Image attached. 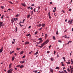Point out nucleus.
<instances>
[{
  "instance_id": "3",
  "label": "nucleus",
  "mask_w": 73,
  "mask_h": 73,
  "mask_svg": "<svg viewBox=\"0 0 73 73\" xmlns=\"http://www.w3.org/2000/svg\"><path fill=\"white\" fill-rule=\"evenodd\" d=\"M2 22H0V27H1L5 25Z\"/></svg>"
},
{
  "instance_id": "13",
  "label": "nucleus",
  "mask_w": 73,
  "mask_h": 73,
  "mask_svg": "<svg viewBox=\"0 0 73 73\" xmlns=\"http://www.w3.org/2000/svg\"><path fill=\"white\" fill-rule=\"evenodd\" d=\"M24 53V51L23 50L21 52H20V54H23Z\"/></svg>"
},
{
  "instance_id": "11",
  "label": "nucleus",
  "mask_w": 73,
  "mask_h": 73,
  "mask_svg": "<svg viewBox=\"0 0 73 73\" xmlns=\"http://www.w3.org/2000/svg\"><path fill=\"white\" fill-rule=\"evenodd\" d=\"M21 4L23 6H24V7H25V6H26L25 4V3H21Z\"/></svg>"
},
{
  "instance_id": "1",
  "label": "nucleus",
  "mask_w": 73,
  "mask_h": 73,
  "mask_svg": "<svg viewBox=\"0 0 73 73\" xmlns=\"http://www.w3.org/2000/svg\"><path fill=\"white\" fill-rule=\"evenodd\" d=\"M49 42V40L48 39L47 40H46L42 44H41L42 45L40 46H38V47H40V48H42L43 46H44V45H45L46 44L48 43V42Z\"/></svg>"
},
{
  "instance_id": "24",
  "label": "nucleus",
  "mask_w": 73,
  "mask_h": 73,
  "mask_svg": "<svg viewBox=\"0 0 73 73\" xmlns=\"http://www.w3.org/2000/svg\"><path fill=\"white\" fill-rule=\"evenodd\" d=\"M59 72L60 73H65V72H64V71H62V72H61V71H59Z\"/></svg>"
},
{
  "instance_id": "30",
  "label": "nucleus",
  "mask_w": 73,
  "mask_h": 73,
  "mask_svg": "<svg viewBox=\"0 0 73 73\" xmlns=\"http://www.w3.org/2000/svg\"><path fill=\"white\" fill-rule=\"evenodd\" d=\"M20 63H21V62L23 63V64H24V62H24V61H21L20 62Z\"/></svg>"
},
{
  "instance_id": "20",
  "label": "nucleus",
  "mask_w": 73,
  "mask_h": 73,
  "mask_svg": "<svg viewBox=\"0 0 73 73\" xmlns=\"http://www.w3.org/2000/svg\"><path fill=\"white\" fill-rule=\"evenodd\" d=\"M42 27H45V24H42Z\"/></svg>"
},
{
  "instance_id": "44",
  "label": "nucleus",
  "mask_w": 73,
  "mask_h": 73,
  "mask_svg": "<svg viewBox=\"0 0 73 73\" xmlns=\"http://www.w3.org/2000/svg\"><path fill=\"white\" fill-rule=\"evenodd\" d=\"M9 3H10V4H13V3H12V2L11 1H10L9 2Z\"/></svg>"
},
{
  "instance_id": "52",
  "label": "nucleus",
  "mask_w": 73,
  "mask_h": 73,
  "mask_svg": "<svg viewBox=\"0 0 73 73\" xmlns=\"http://www.w3.org/2000/svg\"><path fill=\"white\" fill-rule=\"evenodd\" d=\"M18 16H19V14H17L16 15V17H18Z\"/></svg>"
},
{
  "instance_id": "27",
  "label": "nucleus",
  "mask_w": 73,
  "mask_h": 73,
  "mask_svg": "<svg viewBox=\"0 0 73 73\" xmlns=\"http://www.w3.org/2000/svg\"><path fill=\"white\" fill-rule=\"evenodd\" d=\"M30 35H31V34L29 33L28 34H27V35H26V36H30Z\"/></svg>"
},
{
  "instance_id": "32",
  "label": "nucleus",
  "mask_w": 73,
  "mask_h": 73,
  "mask_svg": "<svg viewBox=\"0 0 73 73\" xmlns=\"http://www.w3.org/2000/svg\"><path fill=\"white\" fill-rule=\"evenodd\" d=\"M45 38H46V37H47V34H46L45 35Z\"/></svg>"
},
{
  "instance_id": "48",
  "label": "nucleus",
  "mask_w": 73,
  "mask_h": 73,
  "mask_svg": "<svg viewBox=\"0 0 73 73\" xmlns=\"http://www.w3.org/2000/svg\"><path fill=\"white\" fill-rule=\"evenodd\" d=\"M56 54V51H54V54Z\"/></svg>"
},
{
  "instance_id": "5",
  "label": "nucleus",
  "mask_w": 73,
  "mask_h": 73,
  "mask_svg": "<svg viewBox=\"0 0 73 73\" xmlns=\"http://www.w3.org/2000/svg\"><path fill=\"white\" fill-rule=\"evenodd\" d=\"M38 40H40L39 41L40 42H42L43 40H42V38H40L38 39Z\"/></svg>"
},
{
  "instance_id": "51",
  "label": "nucleus",
  "mask_w": 73,
  "mask_h": 73,
  "mask_svg": "<svg viewBox=\"0 0 73 73\" xmlns=\"http://www.w3.org/2000/svg\"><path fill=\"white\" fill-rule=\"evenodd\" d=\"M62 58L63 59V60H65V57H63Z\"/></svg>"
},
{
  "instance_id": "59",
  "label": "nucleus",
  "mask_w": 73,
  "mask_h": 73,
  "mask_svg": "<svg viewBox=\"0 0 73 73\" xmlns=\"http://www.w3.org/2000/svg\"><path fill=\"white\" fill-rule=\"evenodd\" d=\"M31 6H35V5H34V4H32V5H31Z\"/></svg>"
},
{
  "instance_id": "16",
  "label": "nucleus",
  "mask_w": 73,
  "mask_h": 73,
  "mask_svg": "<svg viewBox=\"0 0 73 73\" xmlns=\"http://www.w3.org/2000/svg\"><path fill=\"white\" fill-rule=\"evenodd\" d=\"M12 61H14V60H15V57L14 56H13L12 58Z\"/></svg>"
},
{
  "instance_id": "63",
  "label": "nucleus",
  "mask_w": 73,
  "mask_h": 73,
  "mask_svg": "<svg viewBox=\"0 0 73 73\" xmlns=\"http://www.w3.org/2000/svg\"><path fill=\"white\" fill-rule=\"evenodd\" d=\"M15 70H17V68H15Z\"/></svg>"
},
{
  "instance_id": "50",
  "label": "nucleus",
  "mask_w": 73,
  "mask_h": 73,
  "mask_svg": "<svg viewBox=\"0 0 73 73\" xmlns=\"http://www.w3.org/2000/svg\"><path fill=\"white\" fill-rule=\"evenodd\" d=\"M62 66H65V65L63 64H62L61 65Z\"/></svg>"
},
{
  "instance_id": "2",
  "label": "nucleus",
  "mask_w": 73,
  "mask_h": 73,
  "mask_svg": "<svg viewBox=\"0 0 73 73\" xmlns=\"http://www.w3.org/2000/svg\"><path fill=\"white\" fill-rule=\"evenodd\" d=\"M12 71H13V69H11L8 70L7 72L8 73H12Z\"/></svg>"
},
{
  "instance_id": "37",
  "label": "nucleus",
  "mask_w": 73,
  "mask_h": 73,
  "mask_svg": "<svg viewBox=\"0 0 73 73\" xmlns=\"http://www.w3.org/2000/svg\"><path fill=\"white\" fill-rule=\"evenodd\" d=\"M19 24L20 27H23V25H21V24H20V23Z\"/></svg>"
},
{
  "instance_id": "54",
  "label": "nucleus",
  "mask_w": 73,
  "mask_h": 73,
  "mask_svg": "<svg viewBox=\"0 0 73 73\" xmlns=\"http://www.w3.org/2000/svg\"><path fill=\"white\" fill-rule=\"evenodd\" d=\"M42 29V27H41L40 29H39V31H41Z\"/></svg>"
},
{
  "instance_id": "29",
  "label": "nucleus",
  "mask_w": 73,
  "mask_h": 73,
  "mask_svg": "<svg viewBox=\"0 0 73 73\" xmlns=\"http://www.w3.org/2000/svg\"><path fill=\"white\" fill-rule=\"evenodd\" d=\"M67 71H68V72H70V70L69 69V68H68L67 69Z\"/></svg>"
},
{
  "instance_id": "38",
  "label": "nucleus",
  "mask_w": 73,
  "mask_h": 73,
  "mask_svg": "<svg viewBox=\"0 0 73 73\" xmlns=\"http://www.w3.org/2000/svg\"><path fill=\"white\" fill-rule=\"evenodd\" d=\"M20 65L19 64V65H17L16 66V67H19V66L20 67Z\"/></svg>"
},
{
  "instance_id": "56",
  "label": "nucleus",
  "mask_w": 73,
  "mask_h": 73,
  "mask_svg": "<svg viewBox=\"0 0 73 73\" xmlns=\"http://www.w3.org/2000/svg\"><path fill=\"white\" fill-rule=\"evenodd\" d=\"M31 26H30L28 28H29H29H31Z\"/></svg>"
},
{
  "instance_id": "12",
  "label": "nucleus",
  "mask_w": 73,
  "mask_h": 73,
  "mask_svg": "<svg viewBox=\"0 0 73 73\" xmlns=\"http://www.w3.org/2000/svg\"><path fill=\"white\" fill-rule=\"evenodd\" d=\"M42 25H41V24H39V25H36L37 27H41V26Z\"/></svg>"
},
{
  "instance_id": "45",
  "label": "nucleus",
  "mask_w": 73,
  "mask_h": 73,
  "mask_svg": "<svg viewBox=\"0 0 73 73\" xmlns=\"http://www.w3.org/2000/svg\"><path fill=\"white\" fill-rule=\"evenodd\" d=\"M65 38H69V37H67V36H65Z\"/></svg>"
},
{
  "instance_id": "64",
  "label": "nucleus",
  "mask_w": 73,
  "mask_h": 73,
  "mask_svg": "<svg viewBox=\"0 0 73 73\" xmlns=\"http://www.w3.org/2000/svg\"><path fill=\"white\" fill-rule=\"evenodd\" d=\"M8 10L9 11H11V9H8Z\"/></svg>"
},
{
  "instance_id": "26",
  "label": "nucleus",
  "mask_w": 73,
  "mask_h": 73,
  "mask_svg": "<svg viewBox=\"0 0 73 73\" xmlns=\"http://www.w3.org/2000/svg\"><path fill=\"white\" fill-rule=\"evenodd\" d=\"M38 54V51H37L35 54V55H37Z\"/></svg>"
},
{
  "instance_id": "47",
  "label": "nucleus",
  "mask_w": 73,
  "mask_h": 73,
  "mask_svg": "<svg viewBox=\"0 0 73 73\" xmlns=\"http://www.w3.org/2000/svg\"><path fill=\"white\" fill-rule=\"evenodd\" d=\"M64 72H65L66 73H67V71H66L65 70H64Z\"/></svg>"
},
{
  "instance_id": "49",
  "label": "nucleus",
  "mask_w": 73,
  "mask_h": 73,
  "mask_svg": "<svg viewBox=\"0 0 73 73\" xmlns=\"http://www.w3.org/2000/svg\"><path fill=\"white\" fill-rule=\"evenodd\" d=\"M34 12H36V9H34Z\"/></svg>"
},
{
  "instance_id": "23",
  "label": "nucleus",
  "mask_w": 73,
  "mask_h": 73,
  "mask_svg": "<svg viewBox=\"0 0 73 73\" xmlns=\"http://www.w3.org/2000/svg\"><path fill=\"white\" fill-rule=\"evenodd\" d=\"M14 53V51H10V54H12V53Z\"/></svg>"
},
{
  "instance_id": "14",
  "label": "nucleus",
  "mask_w": 73,
  "mask_h": 73,
  "mask_svg": "<svg viewBox=\"0 0 73 73\" xmlns=\"http://www.w3.org/2000/svg\"><path fill=\"white\" fill-rule=\"evenodd\" d=\"M24 65H21V66H19V67L20 68H24Z\"/></svg>"
},
{
  "instance_id": "19",
  "label": "nucleus",
  "mask_w": 73,
  "mask_h": 73,
  "mask_svg": "<svg viewBox=\"0 0 73 73\" xmlns=\"http://www.w3.org/2000/svg\"><path fill=\"white\" fill-rule=\"evenodd\" d=\"M50 59L51 61H53V60H54V59H53V58H51Z\"/></svg>"
},
{
  "instance_id": "22",
  "label": "nucleus",
  "mask_w": 73,
  "mask_h": 73,
  "mask_svg": "<svg viewBox=\"0 0 73 73\" xmlns=\"http://www.w3.org/2000/svg\"><path fill=\"white\" fill-rule=\"evenodd\" d=\"M14 19L15 21H16V20H18V18H15H15H14Z\"/></svg>"
},
{
  "instance_id": "40",
  "label": "nucleus",
  "mask_w": 73,
  "mask_h": 73,
  "mask_svg": "<svg viewBox=\"0 0 73 73\" xmlns=\"http://www.w3.org/2000/svg\"><path fill=\"white\" fill-rule=\"evenodd\" d=\"M1 9H4V7L3 6H1Z\"/></svg>"
},
{
  "instance_id": "61",
  "label": "nucleus",
  "mask_w": 73,
  "mask_h": 73,
  "mask_svg": "<svg viewBox=\"0 0 73 73\" xmlns=\"http://www.w3.org/2000/svg\"><path fill=\"white\" fill-rule=\"evenodd\" d=\"M65 69V67H63V70H64V69Z\"/></svg>"
},
{
  "instance_id": "6",
  "label": "nucleus",
  "mask_w": 73,
  "mask_h": 73,
  "mask_svg": "<svg viewBox=\"0 0 73 73\" xmlns=\"http://www.w3.org/2000/svg\"><path fill=\"white\" fill-rule=\"evenodd\" d=\"M72 21H73V20H71V21L69 20L68 23H70V24H72Z\"/></svg>"
},
{
  "instance_id": "10",
  "label": "nucleus",
  "mask_w": 73,
  "mask_h": 73,
  "mask_svg": "<svg viewBox=\"0 0 73 73\" xmlns=\"http://www.w3.org/2000/svg\"><path fill=\"white\" fill-rule=\"evenodd\" d=\"M50 71L51 72H52V73H53V69H52L51 68L50 69Z\"/></svg>"
},
{
  "instance_id": "15",
  "label": "nucleus",
  "mask_w": 73,
  "mask_h": 73,
  "mask_svg": "<svg viewBox=\"0 0 73 73\" xmlns=\"http://www.w3.org/2000/svg\"><path fill=\"white\" fill-rule=\"evenodd\" d=\"M13 40H14V42H12V43L13 44L15 43V39H13Z\"/></svg>"
},
{
  "instance_id": "34",
  "label": "nucleus",
  "mask_w": 73,
  "mask_h": 73,
  "mask_svg": "<svg viewBox=\"0 0 73 73\" xmlns=\"http://www.w3.org/2000/svg\"><path fill=\"white\" fill-rule=\"evenodd\" d=\"M41 42H40L39 41V42H37L36 43V44H41Z\"/></svg>"
},
{
  "instance_id": "4",
  "label": "nucleus",
  "mask_w": 73,
  "mask_h": 73,
  "mask_svg": "<svg viewBox=\"0 0 73 73\" xmlns=\"http://www.w3.org/2000/svg\"><path fill=\"white\" fill-rule=\"evenodd\" d=\"M3 47H2L0 49V53H1L2 52H3Z\"/></svg>"
},
{
  "instance_id": "42",
  "label": "nucleus",
  "mask_w": 73,
  "mask_h": 73,
  "mask_svg": "<svg viewBox=\"0 0 73 73\" xmlns=\"http://www.w3.org/2000/svg\"><path fill=\"white\" fill-rule=\"evenodd\" d=\"M58 42H60L61 43L62 42L61 40H58Z\"/></svg>"
},
{
  "instance_id": "25",
  "label": "nucleus",
  "mask_w": 73,
  "mask_h": 73,
  "mask_svg": "<svg viewBox=\"0 0 73 73\" xmlns=\"http://www.w3.org/2000/svg\"><path fill=\"white\" fill-rule=\"evenodd\" d=\"M59 69V67L56 66L55 68V69Z\"/></svg>"
},
{
  "instance_id": "9",
  "label": "nucleus",
  "mask_w": 73,
  "mask_h": 73,
  "mask_svg": "<svg viewBox=\"0 0 73 73\" xmlns=\"http://www.w3.org/2000/svg\"><path fill=\"white\" fill-rule=\"evenodd\" d=\"M12 68V63H10L9 65V69H11Z\"/></svg>"
},
{
  "instance_id": "28",
  "label": "nucleus",
  "mask_w": 73,
  "mask_h": 73,
  "mask_svg": "<svg viewBox=\"0 0 73 73\" xmlns=\"http://www.w3.org/2000/svg\"><path fill=\"white\" fill-rule=\"evenodd\" d=\"M30 16H31V15H27V18L28 19V18H29V17H30Z\"/></svg>"
},
{
  "instance_id": "57",
  "label": "nucleus",
  "mask_w": 73,
  "mask_h": 73,
  "mask_svg": "<svg viewBox=\"0 0 73 73\" xmlns=\"http://www.w3.org/2000/svg\"><path fill=\"white\" fill-rule=\"evenodd\" d=\"M25 55H24V56H23L22 58H25Z\"/></svg>"
},
{
  "instance_id": "18",
  "label": "nucleus",
  "mask_w": 73,
  "mask_h": 73,
  "mask_svg": "<svg viewBox=\"0 0 73 73\" xmlns=\"http://www.w3.org/2000/svg\"><path fill=\"white\" fill-rule=\"evenodd\" d=\"M52 38L53 40H56V38L55 37V36H53L52 37Z\"/></svg>"
},
{
  "instance_id": "17",
  "label": "nucleus",
  "mask_w": 73,
  "mask_h": 73,
  "mask_svg": "<svg viewBox=\"0 0 73 73\" xmlns=\"http://www.w3.org/2000/svg\"><path fill=\"white\" fill-rule=\"evenodd\" d=\"M71 62H72L71 64H72V65H73V60H72V59H71Z\"/></svg>"
},
{
  "instance_id": "8",
  "label": "nucleus",
  "mask_w": 73,
  "mask_h": 73,
  "mask_svg": "<svg viewBox=\"0 0 73 73\" xmlns=\"http://www.w3.org/2000/svg\"><path fill=\"white\" fill-rule=\"evenodd\" d=\"M48 17L49 19H51V17H50V13L49 12L48 13Z\"/></svg>"
},
{
  "instance_id": "35",
  "label": "nucleus",
  "mask_w": 73,
  "mask_h": 73,
  "mask_svg": "<svg viewBox=\"0 0 73 73\" xmlns=\"http://www.w3.org/2000/svg\"><path fill=\"white\" fill-rule=\"evenodd\" d=\"M37 33H38L37 31H36L35 33V35H37Z\"/></svg>"
},
{
  "instance_id": "31",
  "label": "nucleus",
  "mask_w": 73,
  "mask_h": 73,
  "mask_svg": "<svg viewBox=\"0 0 73 73\" xmlns=\"http://www.w3.org/2000/svg\"><path fill=\"white\" fill-rule=\"evenodd\" d=\"M4 15H3L2 16V17H1V19H3V18H4Z\"/></svg>"
},
{
  "instance_id": "39",
  "label": "nucleus",
  "mask_w": 73,
  "mask_h": 73,
  "mask_svg": "<svg viewBox=\"0 0 73 73\" xmlns=\"http://www.w3.org/2000/svg\"><path fill=\"white\" fill-rule=\"evenodd\" d=\"M66 62L67 64H70V62Z\"/></svg>"
},
{
  "instance_id": "7",
  "label": "nucleus",
  "mask_w": 73,
  "mask_h": 73,
  "mask_svg": "<svg viewBox=\"0 0 73 73\" xmlns=\"http://www.w3.org/2000/svg\"><path fill=\"white\" fill-rule=\"evenodd\" d=\"M29 44V42L28 41H26L25 42V45H27V44Z\"/></svg>"
},
{
  "instance_id": "53",
  "label": "nucleus",
  "mask_w": 73,
  "mask_h": 73,
  "mask_svg": "<svg viewBox=\"0 0 73 73\" xmlns=\"http://www.w3.org/2000/svg\"><path fill=\"white\" fill-rule=\"evenodd\" d=\"M30 9H31V10H32V9H33V7H31L30 8Z\"/></svg>"
},
{
  "instance_id": "41",
  "label": "nucleus",
  "mask_w": 73,
  "mask_h": 73,
  "mask_svg": "<svg viewBox=\"0 0 73 73\" xmlns=\"http://www.w3.org/2000/svg\"><path fill=\"white\" fill-rule=\"evenodd\" d=\"M52 46V45H50L49 46V49H50V48L51 47V46Z\"/></svg>"
},
{
  "instance_id": "36",
  "label": "nucleus",
  "mask_w": 73,
  "mask_h": 73,
  "mask_svg": "<svg viewBox=\"0 0 73 73\" xmlns=\"http://www.w3.org/2000/svg\"><path fill=\"white\" fill-rule=\"evenodd\" d=\"M33 11H32L31 13V15H33Z\"/></svg>"
},
{
  "instance_id": "55",
  "label": "nucleus",
  "mask_w": 73,
  "mask_h": 73,
  "mask_svg": "<svg viewBox=\"0 0 73 73\" xmlns=\"http://www.w3.org/2000/svg\"><path fill=\"white\" fill-rule=\"evenodd\" d=\"M54 10H55V11H56V7H55L54 8Z\"/></svg>"
},
{
  "instance_id": "21",
  "label": "nucleus",
  "mask_w": 73,
  "mask_h": 73,
  "mask_svg": "<svg viewBox=\"0 0 73 73\" xmlns=\"http://www.w3.org/2000/svg\"><path fill=\"white\" fill-rule=\"evenodd\" d=\"M33 72H35V73H37V70H33Z\"/></svg>"
},
{
  "instance_id": "58",
  "label": "nucleus",
  "mask_w": 73,
  "mask_h": 73,
  "mask_svg": "<svg viewBox=\"0 0 73 73\" xmlns=\"http://www.w3.org/2000/svg\"><path fill=\"white\" fill-rule=\"evenodd\" d=\"M27 9H30V7H28L27 8Z\"/></svg>"
},
{
  "instance_id": "60",
  "label": "nucleus",
  "mask_w": 73,
  "mask_h": 73,
  "mask_svg": "<svg viewBox=\"0 0 73 73\" xmlns=\"http://www.w3.org/2000/svg\"><path fill=\"white\" fill-rule=\"evenodd\" d=\"M69 11H72V10L71 9H69Z\"/></svg>"
},
{
  "instance_id": "33",
  "label": "nucleus",
  "mask_w": 73,
  "mask_h": 73,
  "mask_svg": "<svg viewBox=\"0 0 73 73\" xmlns=\"http://www.w3.org/2000/svg\"><path fill=\"white\" fill-rule=\"evenodd\" d=\"M17 31V27H16L15 28V32H16Z\"/></svg>"
},
{
  "instance_id": "46",
  "label": "nucleus",
  "mask_w": 73,
  "mask_h": 73,
  "mask_svg": "<svg viewBox=\"0 0 73 73\" xmlns=\"http://www.w3.org/2000/svg\"><path fill=\"white\" fill-rule=\"evenodd\" d=\"M17 50H20V48H17Z\"/></svg>"
},
{
  "instance_id": "43",
  "label": "nucleus",
  "mask_w": 73,
  "mask_h": 73,
  "mask_svg": "<svg viewBox=\"0 0 73 73\" xmlns=\"http://www.w3.org/2000/svg\"><path fill=\"white\" fill-rule=\"evenodd\" d=\"M58 31H57L56 32V35H58Z\"/></svg>"
},
{
  "instance_id": "62",
  "label": "nucleus",
  "mask_w": 73,
  "mask_h": 73,
  "mask_svg": "<svg viewBox=\"0 0 73 73\" xmlns=\"http://www.w3.org/2000/svg\"><path fill=\"white\" fill-rule=\"evenodd\" d=\"M24 21H25V19H24L23 20V23H24Z\"/></svg>"
}]
</instances>
